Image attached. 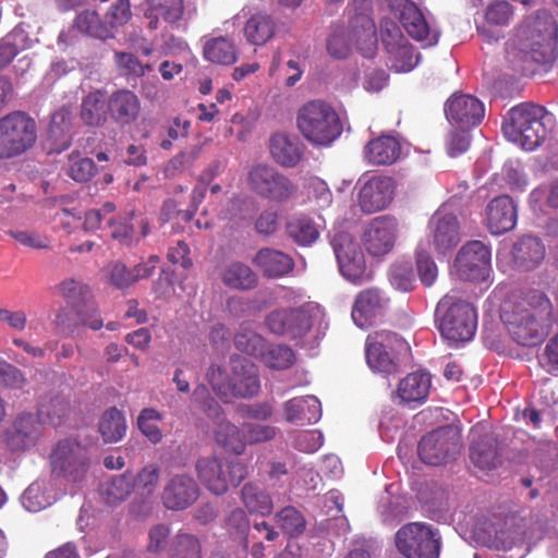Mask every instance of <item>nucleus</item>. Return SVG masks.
Instances as JSON below:
<instances>
[{
	"mask_svg": "<svg viewBox=\"0 0 558 558\" xmlns=\"http://www.w3.org/2000/svg\"><path fill=\"white\" fill-rule=\"evenodd\" d=\"M556 34V23L546 11L527 17L507 48L509 59L522 63L531 61L546 64L551 62L555 59ZM521 70L526 71V65L523 64Z\"/></svg>",
	"mask_w": 558,
	"mask_h": 558,
	"instance_id": "1",
	"label": "nucleus"
},
{
	"mask_svg": "<svg viewBox=\"0 0 558 558\" xmlns=\"http://www.w3.org/2000/svg\"><path fill=\"white\" fill-rule=\"evenodd\" d=\"M554 117L542 106L521 104L511 108L504 122L505 137L525 150H534L547 137Z\"/></svg>",
	"mask_w": 558,
	"mask_h": 558,
	"instance_id": "2",
	"label": "nucleus"
},
{
	"mask_svg": "<svg viewBox=\"0 0 558 558\" xmlns=\"http://www.w3.org/2000/svg\"><path fill=\"white\" fill-rule=\"evenodd\" d=\"M207 378L213 390L225 402L233 398H252L260 389L257 366L243 357L231 360L230 369L211 366Z\"/></svg>",
	"mask_w": 558,
	"mask_h": 558,
	"instance_id": "3",
	"label": "nucleus"
},
{
	"mask_svg": "<svg viewBox=\"0 0 558 558\" xmlns=\"http://www.w3.org/2000/svg\"><path fill=\"white\" fill-rule=\"evenodd\" d=\"M296 125L301 134L316 146H329L343 130L336 110L320 100L308 101L299 109Z\"/></svg>",
	"mask_w": 558,
	"mask_h": 558,
	"instance_id": "4",
	"label": "nucleus"
},
{
	"mask_svg": "<svg viewBox=\"0 0 558 558\" xmlns=\"http://www.w3.org/2000/svg\"><path fill=\"white\" fill-rule=\"evenodd\" d=\"M435 318L441 336L452 343L470 341L477 326L475 308L456 294H447L438 302Z\"/></svg>",
	"mask_w": 558,
	"mask_h": 558,
	"instance_id": "5",
	"label": "nucleus"
},
{
	"mask_svg": "<svg viewBox=\"0 0 558 558\" xmlns=\"http://www.w3.org/2000/svg\"><path fill=\"white\" fill-rule=\"evenodd\" d=\"M195 470L201 483L215 495H223L230 485L238 486L248 474L243 461H225L217 456L201 457L195 463Z\"/></svg>",
	"mask_w": 558,
	"mask_h": 558,
	"instance_id": "6",
	"label": "nucleus"
},
{
	"mask_svg": "<svg viewBox=\"0 0 558 558\" xmlns=\"http://www.w3.org/2000/svg\"><path fill=\"white\" fill-rule=\"evenodd\" d=\"M36 138V123L27 114L16 111L1 118L0 160L21 156L35 144Z\"/></svg>",
	"mask_w": 558,
	"mask_h": 558,
	"instance_id": "7",
	"label": "nucleus"
},
{
	"mask_svg": "<svg viewBox=\"0 0 558 558\" xmlns=\"http://www.w3.org/2000/svg\"><path fill=\"white\" fill-rule=\"evenodd\" d=\"M395 543L398 551L405 558H439L441 539L429 524H404L396 533Z\"/></svg>",
	"mask_w": 558,
	"mask_h": 558,
	"instance_id": "8",
	"label": "nucleus"
},
{
	"mask_svg": "<svg viewBox=\"0 0 558 558\" xmlns=\"http://www.w3.org/2000/svg\"><path fill=\"white\" fill-rule=\"evenodd\" d=\"M322 317L319 305L306 303L298 308L272 311L267 315L265 324L272 333L298 339L305 336Z\"/></svg>",
	"mask_w": 558,
	"mask_h": 558,
	"instance_id": "9",
	"label": "nucleus"
},
{
	"mask_svg": "<svg viewBox=\"0 0 558 558\" xmlns=\"http://www.w3.org/2000/svg\"><path fill=\"white\" fill-rule=\"evenodd\" d=\"M407 350L408 344L397 333L378 331L366 339V363L373 372L389 375L398 368L397 355Z\"/></svg>",
	"mask_w": 558,
	"mask_h": 558,
	"instance_id": "10",
	"label": "nucleus"
},
{
	"mask_svg": "<svg viewBox=\"0 0 558 558\" xmlns=\"http://www.w3.org/2000/svg\"><path fill=\"white\" fill-rule=\"evenodd\" d=\"M246 181L252 192L276 203L289 201L296 192V186L287 175L266 163L251 167Z\"/></svg>",
	"mask_w": 558,
	"mask_h": 558,
	"instance_id": "11",
	"label": "nucleus"
},
{
	"mask_svg": "<svg viewBox=\"0 0 558 558\" xmlns=\"http://www.w3.org/2000/svg\"><path fill=\"white\" fill-rule=\"evenodd\" d=\"M330 243L344 279L354 284H361L368 279L363 251L350 233L336 232L331 235Z\"/></svg>",
	"mask_w": 558,
	"mask_h": 558,
	"instance_id": "12",
	"label": "nucleus"
},
{
	"mask_svg": "<svg viewBox=\"0 0 558 558\" xmlns=\"http://www.w3.org/2000/svg\"><path fill=\"white\" fill-rule=\"evenodd\" d=\"M87 449L72 439H65L56 446L51 453L52 473L66 481H82L88 470Z\"/></svg>",
	"mask_w": 558,
	"mask_h": 558,
	"instance_id": "13",
	"label": "nucleus"
},
{
	"mask_svg": "<svg viewBox=\"0 0 558 558\" xmlns=\"http://www.w3.org/2000/svg\"><path fill=\"white\" fill-rule=\"evenodd\" d=\"M428 245L437 254L451 252L461 241L462 231L459 218L448 205L439 207L427 223Z\"/></svg>",
	"mask_w": 558,
	"mask_h": 558,
	"instance_id": "14",
	"label": "nucleus"
},
{
	"mask_svg": "<svg viewBox=\"0 0 558 558\" xmlns=\"http://www.w3.org/2000/svg\"><path fill=\"white\" fill-rule=\"evenodd\" d=\"M453 271L466 281H485L490 272V250L482 241L473 240L458 251Z\"/></svg>",
	"mask_w": 558,
	"mask_h": 558,
	"instance_id": "15",
	"label": "nucleus"
},
{
	"mask_svg": "<svg viewBox=\"0 0 558 558\" xmlns=\"http://www.w3.org/2000/svg\"><path fill=\"white\" fill-rule=\"evenodd\" d=\"M356 202L365 214L381 211L392 203L396 192V182L385 175H362L357 183Z\"/></svg>",
	"mask_w": 558,
	"mask_h": 558,
	"instance_id": "16",
	"label": "nucleus"
},
{
	"mask_svg": "<svg viewBox=\"0 0 558 558\" xmlns=\"http://www.w3.org/2000/svg\"><path fill=\"white\" fill-rule=\"evenodd\" d=\"M389 7L407 33L424 47H430L438 43L439 32L433 28L424 14L411 0H388Z\"/></svg>",
	"mask_w": 558,
	"mask_h": 558,
	"instance_id": "17",
	"label": "nucleus"
},
{
	"mask_svg": "<svg viewBox=\"0 0 558 558\" xmlns=\"http://www.w3.org/2000/svg\"><path fill=\"white\" fill-rule=\"evenodd\" d=\"M132 214H117L114 204L108 202L99 209H93L85 214L84 229L95 231L108 228L114 240L129 244L133 232V226L129 223Z\"/></svg>",
	"mask_w": 558,
	"mask_h": 558,
	"instance_id": "18",
	"label": "nucleus"
},
{
	"mask_svg": "<svg viewBox=\"0 0 558 558\" xmlns=\"http://www.w3.org/2000/svg\"><path fill=\"white\" fill-rule=\"evenodd\" d=\"M381 39L389 53L390 68L398 72H410L418 63V54L392 22L381 25Z\"/></svg>",
	"mask_w": 558,
	"mask_h": 558,
	"instance_id": "19",
	"label": "nucleus"
},
{
	"mask_svg": "<svg viewBox=\"0 0 558 558\" xmlns=\"http://www.w3.org/2000/svg\"><path fill=\"white\" fill-rule=\"evenodd\" d=\"M399 233L398 220L389 215L373 218L363 232V243L371 255L381 256L395 246Z\"/></svg>",
	"mask_w": 558,
	"mask_h": 558,
	"instance_id": "20",
	"label": "nucleus"
},
{
	"mask_svg": "<svg viewBox=\"0 0 558 558\" xmlns=\"http://www.w3.org/2000/svg\"><path fill=\"white\" fill-rule=\"evenodd\" d=\"M458 451V437L452 428L444 427L425 435L418 444L421 460L430 465L446 462Z\"/></svg>",
	"mask_w": 558,
	"mask_h": 558,
	"instance_id": "21",
	"label": "nucleus"
},
{
	"mask_svg": "<svg viewBox=\"0 0 558 558\" xmlns=\"http://www.w3.org/2000/svg\"><path fill=\"white\" fill-rule=\"evenodd\" d=\"M199 496V487L194 477L185 472L170 476L162 492V502L170 510H184Z\"/></svg>",
	"mask_w": 558,
	"mask_h": 558,
	"instance_id": "22",
	"label": "nucleus"
},
{
	"mask_svg": "<svg viewBox=\"0 0 558 558\" xmlns=\"http://www.w3.org/2000/svg\"><path fill=\"white\" fill-rule=\"evenodd\" d=\"M389 299L379 289H365L356 298L351 317L360 328H367L385 315Z\"/></svg>",
	"mask_w": 558,
	"mask_h": 558,
	"instance_id": "23",
	"label": "nucleus"
},
{
	"mask_svg": "<svg viewBox=\"0 0 558 558\" xmlns=\"http://www.w3.org/2000/svg\"><path fill=\"white\" fill-rule=\"evenodd\" d=\"M445 112L451 123L461 129L477 125L484 118V105L469 94L452 95L446 102Z\"/></svg>",
	"mask_w": 558,
	"mask_h": 558,
	"instance_id": "24",
	"label": "nucleus"
},
{
	"mask_svg": "<svg viewBox=\"0 0 558 558\" xmlns=\"http://www.w3.org/2000/svg\"><path fill=\"white\" fill-rule=\"evenodd\" d=\"M517 218V206L507 195L495 197L486 206L485 221L493 234L498 235L512 230Z\"/></svg>",
	"mask_w": 558,
	"mask_h": 558,
	"instance_id": "25",
	"label": "nucleus"
},
{
	"mask_svg": "<svg viewBox=\"0 0 558 558\" xmlns=\"http://www.w3.org/2000/svg\"><path fill=\"white\" fill-rule=\"evenodd\" d=\"M432 386L430 375L416 371L403 377L397 387V398L404 404H422L426 401Z\"/></svg>",
	"mask_w": 558,
	"mask_h": 558,
	"instance_id": "26",
	"label": "nucleus"
},
{
	"mask_svg": "<svg viewBox=\"0 0 558 558\" xmlns=\"http://www.w3.org/2000/svg\"><path fill=\"white\" fill-rule=\"evenodd\" d=\"M401 156V144L397 137L381 135L369 141L364 147V158L373 166H387Z\"/></svg>",
	"mask_w": 558,
	"mask_h": 558,
	"instance_id": "27",
	"label": "nucleus"
},
{
	"mask_svg": "<svg viewBox=\"0 0 558 558\" xmlns=\"http://www.w3.org/2000/svg\"><path fill=\"white\" fill-rule=\"evenodd\" d=\"M203 40V57L206 61L220 65H231L238 61V48L232 38L213 34Z\"/></svg>",
	"mask_w": 558,
	"mask_h": 558,
	"instance_id": "28",
	"label": "nucleus"
},
{
	"mask_svg": "<svg viewBox=\"0 0 558 558\" xmlns=\"http://www.w3.org/2000/svg\"><path fill=\"white\" fill-rule=\"evenodd\" d=\"M252 262L268 278L283 277L294 267L293 259L288 254L269 247L259 250Z\"/></svg>",
	"mask_w": 558,
	"mask_h": 558,
	"instance_id": "29",
	"label": "nucleus"
},
{
	"mask_svg": "<svg viewBox=\"0 0 558 558\" xmlns=\"http://www.w3.org/2000/svg\"><path fill=\"white\" fill-rule=\"evenodd\" d=\"M38 437V421L32 413L20 414L7 433V441L12 450L32 447Z\"/></svg>",
	"mask_w": 558,
	"mask_h": 558,
	"instance_id": "30",
	"label": "nucleus"
},
{
	"mask_svg": "<svg viewBox=\"0 0 558 558\" xmlns=\"http://www.w3.org/2000/svg\"><path fill=\"white\" fill-rule=\"evenodd\" d=\"M545 257V246L534 236H523L512 248V260L517 269L527 271L537 267Z\"/></svg>",
	"mask_w": 558,
	"mask_h": 558,
	"instance_id": "31",
	"label": "nucleus"
},
{
	"mask_svg": "<svg viewBox=\"0 0 558 558\" xmlns=\"http://www.w3.org/2000/svg\"><path fill=\"white\" fill-rule=\"evenodd\" d=\"M512 16L513 10L509 2L495 1L487 8L485 22L477 26V31L486 41H496L501 37V34L495 27L507 25Z\"/></svg>",
	"mask_w": 558,
	"mask_h": 558,
	"instance_id": "32",
	"label": "nucleus"
},
{
	"mask_svg": "<svg viewBox=\"0 0 558 558\" xmlns=\"http://www.w3.org/2000/svg\"><path fill=\"white\" fill-rule=\"evenodd\" d=\"M214 423V438L216 442L225 450L234 454H242L245 450V439L243 428L226 420L223 411L219 418H210Z\"/></svg>",
	"mask_w": 558,
	"mask_h": 558,
	"instance_id": "33",
	"label": "nucleus"
},
{
	"mask_svg": "<svg viewBox=\"0 0 558 558\" xmlns=\"http://www.w3.org/2000/svg\"><path fill=\"white\" fill-rule=\"evenodd\" d=\"M283 411L286 420L291 423H316L322 417L320 402L312 395L284 402Z\"/></svg>",
	"mask_w": 558,
	"mask_h": 558,
	"instance_id": "34",
	"label": "nucleus"
},
{
	"mask_svg": "<svg viewBox=\"0 0 558 558\" xmlns=\"http://www.w3.org/2000/svg\"><path fill=\"white\" fill-rule=\"evenodd\" d=\"M144 16L150 29L160 27L161 22L174 23L183 14V0H147Z\"/></svg>",
	"mask_w": 558,
	"mask_h": 558,
	"instance_id": "35",
	"label": "nucleus"
},
{
	"mask_svg": "<svg viewBox=\"0 0 558 558\" xmlns=\"http://www.w3.org/2000/svg\"><path fill=\"white\" fill-rule=\"evenodd\" d=\"M270 154L282 167L291 168L299 163L303 155V145L296 137L275 134L270 140Z\"/></svg>",
	"mask_w": 558,
	"mask_h": 558,
	"instance_id": "36",
	"label": "nucleus"
},
{
	"mask_svg": "<svg viewBox=\"0 0 558 558\" xmlns=\"http://www.w3.org/2000/svg\"><path fill=\"white\" fill-rule=\"evenodd\" d=\"M351 36L361 53L372 58L377 48L374 21L367 14H356L351 21Z\"/></svg>",
	"mask_w": 558,
	"mask_h": 558,
	"instance_id": "37",
	"label": "nucleus"
},
{
	"mask_svg": "<svg viewBox=\"0 0 558 558\" xmlns=\"http://www.w3.org/2000/svg\"><path fill=\"white\" fill-rule=\"evenodd\" d=\"M107 107L111 117L122 124L131 123L140 113V100L137 96L126 89L113 93L109 98Z\"/></svg>",
	"mask_w": 558,
	"mask_h": 558,
	"instance_id": "38",
	"label": "nucleus"
},
{
	"mask_svg": "<svg viewBox=\"0 0 558 558\" xmlns=\"http://www.w3.org/2000/svg\"><path fill=\"white\" fill-rule=\"evenodd\" d=\"M222 283L232 290H251L256 287L258 278L253 269L239 260L227 263L220 272Z\"/></svg>",
	"mask_w": 558,
	"mask_h": 558,
	"instance_id": "39",
	"label": "nucleus"
},
{
	"mask_svg": "<svg viewBox=\"0 0 558 558\" xmlns=\"http://www.w3.org/2000/svg\"><path fill=\"white\" fill-rule=\"evenodd\" d=\"M477 430H472V445L470 448V458L473 464L483 470L490 471L500 464V458L497 451V444L493 437H484L475 440Z\"/></svg>",
	"mask_w": 558,
	"mask_h": 558,
	"instance_id": "40",
	"label": "nucleus"
},
{
	"mask_svg": "<svg viewBox=\"0 0 558 558\" xmlns=\"http://www.w3.org/2000/svg\"><path fill=\"white\" fill-rule=\"evenodd\" d=\"M276 33V23L271 15L258 12L251 15L243 27L246 41L251 45L263 46L268 43Z\"/></svg>",
	"mask_w": 558,
	"mask_h": 558,
	"instance_id": "41",
	"label": "nucleus"
},
{
	"mask_svg": "<svg viewBox=\"0 0 558 558\" xmlns=\"http://www.w3.org/2000/svg\"><path fill=\"white\" fill-rule=\"evenodd\" d=\"M322 223L314 221L305 215L293 216L287 223V232L298 244L307 246L313 244L319 236L325 220L318 216Z\"/></svg>",
	"mask_w": 558,
	"mask_h": 558,
	"instance_id": "42",
	"label": "nucleus"
},
{
	"mask_svg": "<svg viewBox=\"0 0 558 558\" xmlns=\"http://www.w3.org/2000/svg\"><path fill=\"white\" fill-rule=\"evenodd\" d=\"M135 478L130 472L116 475L100 485V495L109 505H116L125 500L134 490Z\"/></svg>",
	"mask_w": 558,
	"mask_h": 558,
	"instance_id": "43",
	"label": "nucleus"
},
{
	"mask_svg": "<svg viewBox=\"0 0 558 558\" xmlns=\"http://www.w3.org/2000/svg\"><path fill=\"white\" fill-rule=\"evenodd\" d=\"M241 497L244 506L252 514L266 517L272 511L274 505L270 496L255 484H245Z\"/></svg>",
	"mask_w": 558,
	"mask_h": 558,
	"instance_id": "44",
	"label": "nucleus"
},
{
	"mask_svg": "<svg viewBox=\"0 0 558 558\" xmlns=\"http://www.w3.org/2000/svg\"><path fill=\"white\" fill-rule=\"evenodd\" d=\"M57 500L47 489L45 481H36L32 483L21 497L22 506L29 512L40 511Z\"/></svg>",
	"mask_w": 558,
	"mask_h": 558,
	"instance_id": "45",
	"label": "nucleus"
},
{
	"mask_svg": "<svg viewBox=\"0 0 558 558\" xmlns=\"http://www.w3.org/2000/svg\"><path fill=\"white\" fill-rule=\"evenodd\" d=\"M126 432L125 417L117 408L107 410L99 421V433L105 442H117Z\"/></svg>",
	"mask_w": 558,
	"mask_h": 558,
	"instance_id": "46",
	"label": "nucleus"
},
{
	"mask_svg": "<svg viewBox=\"0 0 558 558\" xmlns=\"http://www.w3.org/2000/svg\"><path fill=\"white\" fill-rule=\"evenodd\" d=\"M169 558H202L199 538L187 532H178L171 539Z\"/></svg>",
	"mask_w": 558,
	"mask_h": 558,
	"instance_id": "47",
	"label": "nucleus"
},
{
	"mask_svg": "<svg viewBox=\"0 0 558 558\" xmlns=\"http://www.w3.org/2000/svg\"><path fill=\"white\" fill-rule=\"evenodd\" d=\"M106 99L100 90L89 93L82 101L81 118L92 126H98L106 121Z\"/></svg>",
	"mask_w": 558,
	"mask_h": 558,
	"instance_id": "48",
	"label": "nucleus"
},
{
	"mask_svg": "<svg viewBox=\"0 0 558 558\" xmlns=\"http://www.w3.org/2000/svg\"><path fill=\"white\" fill-rule=\"evenodd\" d=\"M74 27L88 36L106 39L113 35L109 26L100 21L95 11H84L75 19Z\"/></svg>",
	"mask_w": 558,
	"mask_h": 558,
	"instance_id": "49",
	"label": "nucleus"
},
{
	"mask_svg": "<svg viewBox=\"0 0 558 558\" xmlns=\"http://www.w3.org/2000/svg\"><path fill=\"white\" fill-rule=\"evenodd\" d=\"M259 359L271 369H284L294 363L295 355L287 345L267 344Z\"/></svg>",
	"mask_w": 558,
	"mask_h": 558,
	"instance_id": "50",
	"label": "nucleus"
},
{
	"mask_svg": "<svg viewBox=\"0 0 558 558\" xmlns=\"http://www.w3.org/2000/svg\"><path fill=\"white\" fill-rule=\"evenodd\" d=\"M72 117V110L65 107L52 114L49 126V136L56 144L59 140H62L60 145L56 147L57 151H61L69 146V141L65 135L70 131Z\"/></svg>",
	"mask_w": 558,
	"mask_h": 558,
	"instance_id": "51",
	"label": "nucleus"
},
{
	"mask_svg": "<svg viewBox=\"0 0 558 558\" xmlns=\"http://www.w3.org/2000/svg\"><path fill=\"white\" fill-rule=\"evenodd\" d=\"M162 418V414L153 408L143 409L137 417L138 429L151 444H158L162 439V432L158 426Z\"/></svg>",
	"mask_w": 558,
	"mask_h": 558,
	"instance_id": "52",
	"label": "nucleus"
},
{
	"mask_svg": "<svg viewBox=\"0 0 558 558\" xmlns=\"http://www.w3.org/2000/svg\"><path fill=\"white\" fill-rule=\"evenodd\" d=\"M427 244L420 242L416 248V271L417 276L425 287L434 284L438 277V267L427 251Z\"/></svg>",
	"mask_w": 558,
	"mask_h": 558,
	"instance_id": "53",
	"label": "nucleus"
},
{
	"mask_svg": "<svg viewBox=\"0 0 558 558\" xmlns=\"http://www.w3.org/2000/svg\"><path fill=\"white\" fill-rule=\"evenodd\" d=\"M134 478V490H136L141 496H150L155 493L158 486L160 466L156 463H148L141 469Z\"/></svg>",
	"mask_w": 558,
	"mask_h": 558,
	"instance_id": "54",
	"label": "nucleus"
},
{
	"mask_svg": "<svg viewBox=\"0 0 558 558\" xmlns=\"http://www.w3.org/2000/svg\"><path fill=\"white\" fill-rule=\"evenodd\" d=\"M96 167L90 158L82 157L78 153L69 156L66 173L76 182H87L95 174Z\"/></svg>",
	"mask_w": 558,
	"mask_h": 558,
	"instance_id": "55",
	"label": "nucleus"
},
{
	"mask_svg": "<svg viewBox=\"0 0 558 558\" xmlns=\"http://www.w3.org/2000/svg\"><path fill=\"white\" fill-rule=\"evenodd\" d=\"M530 205L534 211L545 213V206L558 208V180L548 187L541 186L530 194Z\"/></svg>",
	"mask_w": 558,
	"mask_h": 558,
	"instance_id": "56",
	"label": "nucleus"
},
{
	"mask_svg": "<svg viewBox=\"0 0 558 558\" xmlns=\"http://www.w3.org/2000/svg\"><path fill=\"white\" fill-rule=\"evenodd\" d=\"M389 282L398 291H411L415 284L411 264L408 262L393 264L389 270Z\"/></svg>",
	"mask_w": 558,
	"mask_h": 558,
	"instance_id": "57",
	"label": "nucleus"
},
{
	"mask_svg": "<svg viewBox=\"0 0 558 558\" xmlns=\"http://www.w3.org/2000/svg\"><path fill=\"white\" fill-rule=\"evenodd\" d=\"M276 522L290 536H296L304 531L305 520L293 507H286L276 514Z\"/></svg>",
	"mask_w": 558,
	"mask_h": 558,
	"instance_id": "58",
	"label": "nucleus"
},
{
	"mask_svg": "<svg viewBox=\"0 0 558 558\" xmlns=\"http://www.w3.org/2000/svg\"><path fill=\"white\" fill-rule=\"evenodd\" d=\"M234 342L240 351L255 357H259L267 345L263 337L248 328H243L239 331L234 338Z\"/></svg>",
	"mask_w": 558,
	"mask_h": 558,
	"instance_id": "59",
	"label": "nucleus"
},
{
	"mask_svg": "<svg viewBox=\"0 0 558 558\" xmlns=\"http://www.w3.org/2000/svg\"><path fill=\"white\" fill-rule=\"evenodd\" d=\"M307 197L318 208L324 209L331 205L332 194L327 183L319 178H311L306 184Z\"/></svg>",
	"mask_w": 558,
	"mask_h": 558,
	"instance_id": "60",
	"label": "nucleus"
},
{
	"mask_svg": "<svg viewBox=\"0 0 558 558\" xmlns=\"http://www.w3.org/2000/svg\"><path fill=\"white\" fill-rule=\"evenodd\" d=\"M104 276L118 289H124L135 282L133 270H130L125 265L114 262L108 264L102 269Z\"/></svg>",
	"mask_w": 558,
	"mask_h": 558,
	"instance_id": "61",
	"label": "nucleus"
},
{
	"mask_svg": "<svg viewBox=\"0 0 558 558\" xmlns=\"http://www.w3.org/2000/svg\"><path fill=\"white\" fill-rule=\"evenodd\" d=\"M114 63L119 72L124 76H142L145 71H150V65H143L135 56L129 52H116Z\"/></svg>",
	"mask_w": 558,
	"mask_h": 558,
	"instance_id": "62",
	"label": "nucleus"
},
{
	"mask_svg": "<svg viewBox=\"0 0 558 558\" xmlns=\"http://www.w3.org/2000/svg\"><path fill=\"white\" fill-rule=\"evenodd\" d=\"M25 384L24 374L14 365L0 359V386L10 389H22Z\"/></svg>",
	"mask_w": 558,
	"mask_h": 558,
	"instance_id": "63",
	"label": "nucleus"
},
{
	"mask_svg": "<svg viewBox=\"0 0 558 558\" xmlns=\"http://www.w3.org/2000/svg\"><path fill=\"white\" fill-rule=\"evenodd\" d=\"M324 444V436L319 430H302L295 438L293 446L305 453L316 452Z\"/></svg>",
	"mask_w": 558,
	"mask_h": 558,
	"instance_id": "64",
	"label": "nucleus"
}]
</instances>
